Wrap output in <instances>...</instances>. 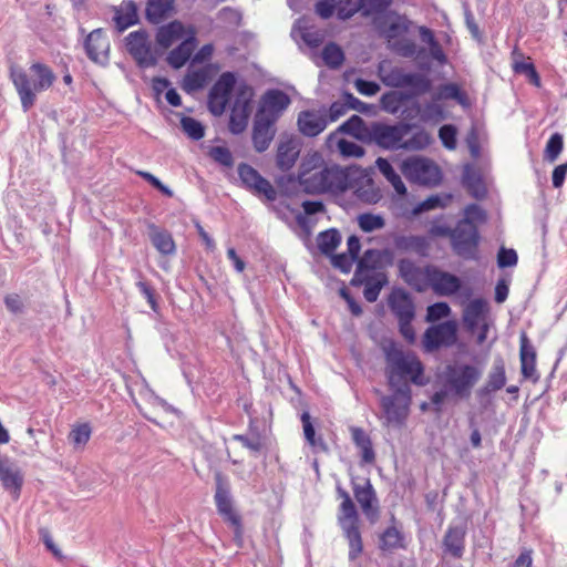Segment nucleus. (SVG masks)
<instances>
[{
	"label": "nucleus",
	"mask_w": 567,
	"mask_h": 567,
	"mask_svg": "<svg viewBox=\"0 0 567 567\" xmlns=\"http://www.w3.org/2000/svg\"><path fill=\"white\" fill-rule=\"evenodd\" d=\"M391 239L394 250L400 254L413 252L420 258H427L430 256L431 241L424 235L393 233Z\"/></svg>",
	"instance_id": "18"
},
{
	"label": "nucleus",
	"mask_w": 567,
	"mask_h": 567,
	"mask_svg": "<svg viewBox=\"0 0 567 567\" xmlns=\"http://www.w3.org/2000/svg\"><path fill=\"white\" fill-rule=\"evenodd\" d=\"M0 481L4 489L19 497L23 485V475L19 466L8 456L0 455Z\"/></svg>",
	"instance_id": "21"
},
{
	"label": "nucleus",
	"mask_w": 567,
	"mask_h": 567,
	"mask_svg": "<svg viewBox=\"0 0 567 567\" xmlns=\"http://www.w3.org/2000/svg\"><path fill=\"white\" fill-rule=\"evenodd\" d=\"M506 384V372L504 360L499 357L494 360L493 367L488 372L487 380L483 386L476 391L480 401L488 398L493 392L503 389Z\"/></svg>",
	"instance_id": "25"
},
{
	"label": "nucleus",
	"mask_w": 567,
	"mask_h": 567,
	"mask_svg": "<svg viewBox=\"0 0 567 567\" xmlns=\"http://www.w3.org/2000/svg\"><path fill=\"white\" fill-rule=\"evenodd\" d=\"M457 130L453 124H444L439 130V138L447 150H454L457 144Z\"/></svg>",
	"instance_id": "64"
},
{
	"label": "nucleus",
	"mask_w": 567,
	"mask_h": 567,
	"mask_svg": "<svg viewBox=\"0 0 567 567\" xmlns=\"http://www.w3.org/2000/svg\"><path fill=\"white\" fill-rule=\"evenodd\" d=\"M429 288L440 297H449L462 291L463 284L456 275L442 270L435 265H426Z\"/></svg>",
	"instance_id": "14"
},
{
	"label": "nucleus",
	"mask_w": 567,
	"mask_h": 567,
	"mask_svg": "<svg viewBox=\"0 0 567 567\" xmlns=\"http://www.w3.org/2000/svg\"><path fill=\"white\" fill-rule=\"evenodd\" d=\"M398 276L414 291L424 292L429 288L426 265L420 267L411 258H400L396 261Z\"/></svg>",
	"instance_id": "17"
},
{
	"label": "nucleus",
	"mask_w": 567,
	"mask_h": 567,
	"mask_svg": "<svg viewBox=\"0 0 567 567\" xmlns=\"http://www.w3.org/2000/svg\"><path fill=\"white\" fill-rule=\"evenodd\" d=\"M433 138L430 133H427L424 128H419L414 134L408 138L402 140V150L404 151H422L425 150L431 143Z\"/></svg>",
	"instance_id": "50"
},
{
	"label": "nucleus",
	"mask_w": 567,
	"mask_h": 567,
	"mask_svg": "<svg viewBox=\"0 0 567 567\" xmlns=\"http://www.w3.org/2000/svg\"><path fill=\"white\" fill-rule=\"evenodd\" d=\"M341 243V235L338 229L329 228L319 233L317 237L318 248L324 256H330Z\"/></svg>",
	"instance_id": "43"
},
{
	"label": "nucleus",
	"mask_w": 567,
	"mask_h": 567,
	"mask_svg": "<svg viewBox=\"0 0 567 567\" xmlns=\"http://www.w3.org/2000/svg\"><path fill=\"white\" fill-rule=\"evenodd\" d=\"M378 548L383 553H392L398 549H406L408 543L403 530L398 526L389 525L379 535Z\"/></svg>",
	"instance_id": "29"
},
{
	"label": "nucleus",
	"mask_w": 567,
	"mask_h": 567,
	"mask_svg": "<svg viewBox=\"0 0 567 567\" xmlns=\"http://www.w3.org/2000/svg\"><path fill=\"white\" fill-rule=\"evenodd\" d=\"M237 173L241 186L257 197H265L268 202L277 199V190L256 168L247 163H240Z\"/></svg>",
	"instance_id": "13"
},
{
	"label": "nucleus",
	"mask_w": 567,
	"mask_h": 567,
	"mask_svg": "<svg viewBox=\"0 0 567 567\" xmlns=\"http://www.w3.org/2000/svg\"><path fill=\"white\" fill-rule=\"evenodd\" d=\"M414 125L398 122L393 125L383 122H372L367 144H377L383 150H402V140L412 131Z\"/></svg>",
	"instance_id": "9"
},
{
	"label": "nucleus",
	"mask_w": 567,
	"mask_h": 567,
	"mask_svg": "<svg viewBox=\"0 0 567 567\" xmlns=\"http://www.w3.org/2000/svg\"><path fill=\"white\" fill-rule=\"evenodd\" d=\"M86 56L94 63L106 65L110 60V42L104 37L103 29L99 28L89 33L84 41Z\"/></svg>",
	"instance_id": "19"
},
{
	"label": "nucleus",
	"mask_w": 567,
	"mask_h": 567,
	"mask_svg": "<svg viewBox=\"0 0 567 567\" xmlns=\"http://www.w3.org/2000/svg\"><path fill=\"white\" fill-rule=\"evenodd\" d=\"M34 78L30 81L28 73L21 68L12 65L10 68V79L19 94L21 106L28 112L37 101V93L50 89L56 80L51 68L41 62H34L29 68Z\"/></svg>",
	"instance_id": "2"
},
{
	"label": "nucleus",
	"mask_w": 567,
	"mask_h": 567,
	"mask_svg": "<svg viewBox=\"0 0 567 567\" xmlns=\"http://www.w3.org/2000/svg\"><path fill=\"white\" fill-rule=\"evenodd\" d=\"M196 48V38L194 30H190V35L182 41L176 48H174L167 55V62L173 69H181L190 59Z\"/></svg>",
	"instance_id": "33"
},
{
	"label": "nucleus",
	"mask_w": 567,
	"mask_h": 567,
	"mask_svg": "<svg viewBox=\"0 0 567 567\" xmlns=\"http://www.w3.org/2000/svg\"><path fill=\"white\" fill-rule=\"evenodd\" d=\"M462 185L475 199H484L487 195L481 173L471 164H466L463 168Z\"/></svg>",
	"instance_id": "31"
},
{
	"label": "nucleus",
	"mask_w": 567,
	"mask_h": 567,
	"mask_svg": "<svg viewBox=\"0 0 567 567\" xmlns=\"http://www.w3.org/2000/svg\"><path fill=\"white\" fill-rule=\"evenodd\" d=\"M385 86L406 89L403 91L409 100L419 97L432 90V80L423 73L406 72L403 68L393 66L382 78Z\"/></svg>",
	"instance_id": "7"
},
{
	"label": "nucleus",
	"mask_w": 567,
	"mask_h": 567,
	"mask_svg": "<svg viewBox=\"0 0 567 567\" xmlns=\"http://www.w3.org/2000/svg\"><path fill=\"white\" fill-rule=\"evenodd\" d=\"M487 303L484 299L477 298L472 300L464 311V322L467 328L474 330L478 323V320L483 317L486 311Z\"/></svg>",
	"instance_id": "47"
},
{
	"label": "nucleus",
	"mask_w": 567,
	"mask_h": 567,
	"mask_svg": "<svg viewBox=\"0 0 567 567\" xmlns=\"http://www.w3.org/2000/svg\"><path fill=\"white\" fill-rule=\"evenodd\" d=\"M184 34V24L179 20H173L157 29L155 41L158 47L166 50L172 47L175 41L182 39Z\"/></svg>",
	"instance_id": "34"
},
{
	"label": "nucleus",
	"mask_w": 567,
	"mask_h": 567,
	"mask_svg": "<svg viewBox=\"0 0 567 567\" xmlns=\"http://www.w3.org/2000/svg\"><path fill=\"white\" fill-rule=\"evenodd\" d=\"M298 156V144L292 138L280 141L277 148L276 165L281 172H287L293 167Z\"/></svg>",
	"instance_id": "35"
},
{
	"label": "nucleus",
	"mask_w": 567,
	"mask_h": 567,
	"mask_svg": "<svg viewBox=\"0 0 567 567\" xmlns=\"http://www.w3.org/2000/svg\"><path fill=\"white\" fill-rule=\"evenodd\" d=\"M519 360L520 372L525 379H530L534 383L539 380L536 371V350L530 343L526 332H522L519 337Z\"/></svg>",
	"instance_id": "24"
},
{
	"label": "nucleus",
	"mask_w": 567,
	"mask_h": 567,
	"mask_svg": "<svg viewBox=\"0 0 567 567\" xmlns=\"http://www.w3.org/2000/svg\"><path fill=\"white\" fill-rule=\"evenodd\" d=\"M215 504L217 513L223 517L226 523L234 527V539L241 546L243 543V523L241 516L233 507V497L230 494V484L220 471L215 472Z\"/></svg>",
	"instance_id": "6"
},
{
	"label": "nucleus",
	"mask_w": 567,
	"mask_h": 567,
	"mask_svg": "<svg viewBox=\"0 0 567 567\" xmlns=\"http://www.w3.org/2000/svg\"><path fill=\"white\" fill-rule=\"evenodd\" d=\"M327 176L322 175L320 169H305L301 167L298 175V183L303 193L308 195L326 194L324 181Z\"/></svg>",
	"instance_id": "32"
},
{
	"label": "nucleus",
	"mask_w": 567,
	"mask_h": 567,
	"mask_svg": "<svg viewBox=\"0 0 567 567\" xmlns=\"http://www.w3.org/2000/svg\"><path fill=\"white\" fill-rule=\"evenodd\" d=\"M147 236L154 248L163 256L176 254V244L172 234L154 223H147Z\"/></svg>",
	"instance_id": "26"
},
{
	"label": "nucleus",
	"mask_w": 567,
	"mask_h": 567,
	"mask_svg": "<svg viewBox=\"0 0 567 567\" xmlns=\"http://www.w3.org/2000/svg\"><path fill=\"white\" fill-rule=\"evenodd\" d=\"M138 8L134 0H123L118 8H115L113 20L118 33L124 32L132 25L140 22Z\"/></svg>",
	"instance_id": "30"
},
{
	"label": "nucleus",
	"mask_w": 567,
	"mask_h": 567,
	"mask_svg": "<svg viewBox=\"0 0 567 567\" xmlns=\"http://www.w3.org/2000/svg\"><path fill=\"white\" fill-rule=\"evenodd\" d=\"M234 441L239 442L246 447L254 457H258L266 450V436H252L247 434H234Z\"/></svg>",
	"instance_id": "49"
},
{
	"label": "nucleus",
	"mask_w": 567,
	"mask_h": 567,
	"mask_svg": "<svg viewBox=\"0 0 567 567\" xmlns=\"http://www.w3.org/2000/svg\"><path fill=\"white\" fill-rule=\"evenodd\" d=\"M383 353L386 362V379L392 391L405 400H411V388L406 381L419 386L427 383L424 378V365L412 352L404 353L394 341L383 346Z\"/></svg>",
	"instance_id": "1"
},
{
	"label": "nucleus",
	"mask_w": 567,
	"mask_h": 567,
	"mask_svg": "<svg viewBox=\"0 0 567 567\" xmlns=\"http://www.w3.org/2000/svg\"><path fill=\"white\" fill-rule=\"evenodd\" d=\"M361 481L362 483L358 482L357 477L351 478L353 495L367 520L374 525L380 519L381 514L379 498L370 478L363 477Z\"/></svg>",
	"instance_id": "12"
},
{
	"label": "nucleus",
	"mask_w": 567,
	"mask_h": 567,
	"mask_svg": "<svg viewBox=\"0 0 567 567\" xmlns=\"http://www.w3.org/2000/svg\"><path fill=\"white\" fill-rule=\"evenodd\" d=\"M405 101H409V99L402 91L386 92L381 96L382 109L390 113H395Z\"/></svg>",
	"instance_id": "59"
},
{
	"label": "nucleus",
	"mask_w": 567,
	"mask_h": 567,
	"mask_svg": "<svg viewBox=\"0 0 567 567\" xmlns=\"http://www.w3.org/2000/svg\"><path fill=\"white\" fill-rule=\"evenodd\" d=\"M181 127L183 132L193 141H199L205 136V126L198 120L182 115Z\"/></svg>",
	"instance_id": "51"
},
{
	"label": "nucleus",
	"mask_w": 567,
	"mask_h": 567,
	"mask_svg": "<svg viewBox=\"0 0 567 567\" xmlns=\"http://www.w3.org/2000/svg\"><path fill=\"white\" fill-rule=\"evenodd\" d=\"M290 102L291 100L286 92L279 89H270L262 95L259 110L265 112L267 107L270 112L280 113L289 106Z\"/></svg>",
	"instance_id": "40"
},
{
	"label": "nucleus",
	"mask_w": 567,
	"mask_h": 567,
	"mask_svg": "<svg viewBox=\"0 0 567 567\" xmlns=\"http://www.w3.org/2000/svg\"><path fill=\"white\" fill-rule=\"evenodd\" d=\"M351 437L354 445L361 452V463L372 464L375 461V452L370 435L359 426L350 427Z\"/></svg>",
	"instance_id": "37"
},
{
	"label": "nucleus",
	"mask_w": 567,
	"mask_h": 567,
	"mask_svg": "<svg viewBox=\"0 0 567 567\" xmlns=\"http://www.w3.org/2000/svg\"><path fill=\"white\" fill-rule=\"evenodd\" d=\"M401 172L411 183L426 187H436L443 179L440 166L433 159L422 156L404 159Z\"/></svg>",
	"instance_id": "8"
},
{
	"label": "nucleus",
	"mask_w": 567,
	"mask_h": 567,
	"mask_svg": "<svg viewBox=\"0 0 567 567\" xmlns=\"http://www.w3.org/2000/svg\"><path fill=\"white\" fill-rule=\"evenodd\" d=\"M388 306L395 318H414L415 306L412 296L403 288H393L388 297Z\"/></svg>",
	"instance_id": "22"
},
{
	"label": "nucleus",
	"mask_w": 567,
	"mask_h": 567,
	"mask_svg": "<svg viewBox=\"0 0 567 567\" xmlns=\"http://www.w3.org/2000/svg\"><path fill=\"white\" fill-rule=\"evenodd\" d=\"M250 113L251 110H247L245 106L233 105L228 123L229 132L234 135L244 133L247 128Z\"/></svg>",
	"instance_id": "44"
},
{
	"label": "nucleus",
	"mask_w": 567,
	"mask_h": 567,
	"mask_svg": "<svg viewBox=\"0 0 567 567\" xmlns=\"http://www.w3.org/2000/svg\"><path fill=\"white\" fill-rule=\"evenodd\" d=\"M124 41L126 51L140 68L146 69L157 64V58L152 52L150 34L145 29L128 33Z\"/></svg>",
	"instance_id": "11"
},
{
	"label": "nucleus",
	"mask_w": 567,
	"mask_h": 567,
	"mask_svg": "<svg viewBox=\"0 0 567 567\" xmlns=\"http://www.w3.org/2000/svg\"><path fill=\"white\" fill-rule=\"evenodd\" d=\"M355 186L352 187L355 196L363 203L375 204L380 200L381 194L370 178H367L362 171L358 168L355 174Z\"/></svg>",
	"instance_id": "36"
},
{
	"label": "nucleus",
	"mask_w": 567,
	"mask_h": 567,
	"mask_svg": "<svg viewBox=\"0 0 567 567\" xmlns=\"http://www.w3.org/2000/svg\"><path fill=\"white\" fill-rule=\"evenodd\" d=\"M457 341V326L454 321L447 320L430 326L422 338L424 352L433 353L441 348H450Z\"/></svg>",
	"instance_id": "10"
},
{
	"label": "nucleus",
	"mask_w": 567,
	"mask_h": 567,
	"mask_svg": "<svg viewBox=\"0 0 567 567\" xmlns=\"http://www.w3.org/2000/svg\"><path fill=\"white\" fill-rule=\"evenodd\" d=\"M466 525H450L442 540L443 551L461 559L465 551Z\"/></svg>",
	"instance_id": "23"
},
{
	"label": "nucleus",
	"mask_w": 567,
	"mask_h": 567,
	"mask_svg": "<svg viewBox=\"0 0 567 567\" xmlns=\"http://www.w3.org/2000/svg\"><path fill=\"white\" fill-rule=\"evenodd\" d=\"M299 30L302 41L309 48L316 49L323 43L324 35L320 30L308 27H299Z\"/></svg>",
	"instance_id": "62"
},
{
	"label": "nucleus",
	"mask_w": 567,
	"mask_h": 567,
	"mask_svg": "<svg viewBox=\"0 0 567 567\" xmlns=\"http://www.w3.org/2000/svg\"><path fill=\"white\" fill-rule=\"evenodd\" d=\"M236 83V74L234 72L227 71L219 75L209 91L213 92V94L220 95L229 101Z\"/></svg>",
	"instance_id": "46"
},
{
	"label": "nucleus",
	"mask_w": 567,
	"mask_h": 567,
	"mask_svg": "<svg viewBox=\"0 0 567 567\" xmlns=\"http://www.w3.org/2000/svg\"><path fill=\"white\" fill-rule=\"evenodd\" d=\"M358 225L364 233H372L385 226V220L381 215L363 213L358 216Z\"/></svg>",
	"instance_id": "56"
},
{
	"label": "nucleus",
	"mask_w": 567,
	"mask_h": 567,
	"mask_svg": "<svg viewBox=\"0 0 567 567\" xmlns=\"http://www.w3.org/2000/svg\"><path fill=\"white\" fill-rule=\"evenodd\" d=\"M337 147L341 156L347 158H360L365 154V151L361 145L346 138H339L337 141Z\"/></svg>",
	"instance_id": "61"
},
{
	"label": "nucleus",
	"mask_w": 567,
	"mask_h": 567,
	"mask_svg": "<svg viewBox=\"0 0 567 567\" xmlns=\"http://www.w3.org/2000/svg\"><path fill=\"white\" fill-rule=\"evenodd\" d=\"M321 55L324 64L331 70L339 69L346 59L343 50L336 42L326 44Z\"/></svg>",
	"instance_id": "48"
},
{
	"label": "nucleus",
	"mask_w": 567,
	"mask_h": 567,
	"mask_svg": "<svg viewBox=\"0 0 567 567\" xmlns=\"http://www.w3.org/2000/svg\"><path fill=\"white\" fill-rule=\"evenodd\" d=\"M336 492L341 499L337 520L349 545V560L354 561L363 553L360 515L350 494L341 485H337Z\"/></svg>",
	"instance_id": "3"
},
{
	"label": "nucleus",
	"mask_w": 567,
	"mask_h": 567,
	"mask_svg": "<svg viewBox=\"0 0 567 567\" xmlns=\"http://www.w3.org/2000/svg\"><path fill=\"white\" fill-rule=\"evenodd\" d=\"M564 148V136L561 133H554L550 135L544 150V159L554 163Z\"/></svg>",
	"instance_id": "54"
},
{
	"label": "nucleus",
	"mask_w": 567,
	"mask_h": 567,
	"mask_svg": "<svg viewBox=\"0 0 567 567\" xmlns=\"http://www.w3.org/2000/svg\"><path fill=\"white\" fill-rule=\"evenodd\" d=\"M91 433L89 423L79 424L69 433V441L74 449L83 447L89 442Z\"/></svg>",
	"instance_id": "58"
},
{
	"label": "nucleus",
	"mask_w": 567,
	"mask_h": 567,
	"mask_svg": "<svg viewBox=\"0 0 567 567\" xmlns=\"http://www.w3.org/2000/svg\"><path fill=\"white\" fill-rule=\"evenodd\" d=\"M137 282L136 287L138 288L140 292L146 298L151 309L155 312L158 311V302L156 299V292L155 289L144 280V276L141 270H135Z\"/></svg>",
	"instance_id": "57"
},
{
	"label": "nucleus",
	"mask_w": 567,
	"mask_h": 567,
	"mask_svg": "<svg viewBox=\"0 0 567 567\" xmlns=\"http://www.w3.org/2000/svg\"><path fill=\"white\" fill-rule=\"evenodd\" d=\"M301 206L303 214H298L296 216V221L301 228H306L308 226V216L326 212V205L322 200H305Z\"/></svg>",
	"instance_id": "52"
},
{
	"label": "nucleus",
	"mask_w": 567,
	"mask_h": 567,
	"mask_svg": "<svg viewBox=\"0 0 567 567\" xmlns=\"http://www.w3.org/2000/svg\"><path fill=\"white\" fill-rule=\"evenodd\" d=\"M434 101L454 100L462 107L467 109L471 106L468 95L461 89L457 83H444L439 85L436 92L432 96Z\"/></svg>",
	"instance_id": "39"
},
{
	"label": "nucleus",
	"mask_w": 567,
	"mask_h": 567,
	"mask_svg": "<svg viewBox=\"0 0 567 567\" xmlns=\"http://www.w3.org/2000/svg\"><path fill=\"white\" fill-rule=\"evenodd\" d=\"M368 260L365 252L363 256L357 260V268L354 270L353 277L350 280V285L352 287H361L364 282H367L369 279H371L372 275H369L370 267L368 266Z\"/></svg>",
	"instance_id": "60"
},
{
	"label": "nucleus",
	"mask_w": 567,
	"mask_h": 567,
	"mask_svg": "<svg viewBox=\"0 0 567 567\" xmlns=\"http://www.w3.org/2000/svg\"><path fill=\"white\" fill-rule=\"evenodd\" d=\"M513 71L516 74H522L527 78L529 83L539 87L540 86V76L536 70L535 64L528 58V61H515L513 63Z\"/></svg>",
	"instance_id": "53"
},
{
	"label": "nucleus",
	"mask_w": 567,
	"mask_h": 567,
	"mask_svg": "<svg viewBox=\"0 0 567 567\" xmlns=\"http://www.w3.org/2000/svg\"><path fill=\"white\" fill-rule=\"evenodd\" d=\"M328 120L324 115L316 111H301L298 115V128L305 136L315 137L319 135L328 125Z\"/></svg>",
	"instance_id": "28"
},
{
	"label": "nucleus",
	"mask_w": 567,
	"mask_h": 567,
	"mask_svg": "<svg viewBox=\"0 0 567 567\" xmlns=\"http://www.w3.org/2000/svg\"><path fill=\"white\" fill-rule=\"evenodd\" d=\"M451 313V308L447 302L439 301L427 307L426 310V321L435 322L443 318L449 317Z\"/></svg>",
	"instance_id": "63"
},
{
	"label": "nucleus",
	"mask_w": 567,
	"mask_h": 567,
	"mask_svg": "<svg viewBox=\"0 0 567 567\" xmlns=\"http://www.w3.org/2000/svg\"><path fill=\"white\" fill-rule=\"evenodd\" d=\"M377 165H378L380 172L384 175V177L391 183L394 190L401 196L406 195L408 189H406L401 176L395 172V169L389 163V161L385 158L379 157L377 159Z\"/></svg>",
	"instance_id": "45"
},
{
	"label": "nucleus",
	"mask_w": 567,
	"mask_h": 567,
	"mask_svg": "<svg viewBox=\"0 0 567 567\" xmlns=\"http://www.w3.org/2000/svg\"><path fill=\"white\" fill-rule=\"evenodd\" d=\"M359 10L363 17L385 12L392 4V0H358Z\"/></svg>",
	"instance_id": "55"
},
{
	"label": "nucleus",
	"mask_w": 567,
	"mask_h": 567,
	"mask_svg": "<svg viewBox=\"0 0 567 567\" xmlns=\"http://www.w3.org/2000/svg\"><path fill=\"white\" fill-rule=\"evenodd\" d=\"M301 422L303 427V435L307 443L313 449L315 452H329V446L321 435H316V429L312 423L309 412L305 411L301 414Z\"/></svg>",
	"instance_id": "41"
},
{
	"label": "nucleus",
	"mask_w": 567,
	"mask_h": 567,
	"mask_svg": "<svg viewBox=\"0 0 567 567\" xmlns=\"http://www.w3.org/2000/svg\"><path fill=\"white\" fill-rule=\"evenodd\" d=\"M276 117L258 110L252 124L251 141L257 153L266 152L276 135Z\"/></svg>",
	"instance_id": "16"
},
{
	"label": "nucleus",
	"mask_w": 567,
	"mask_h": 567,
	"mask_svg": "<svg viewBox=\"0 0 567 567\" xmlns=\"http://www.w3.org/2000/svg\"><path fill=\"white\" fill-rule=\"evenodd\" d=\"M411 400L403 399L393 391L392 395H383L380 401L381 409L386 422L402 425L408 415V409Z\"/></svg>",
	"instance_id": "20"
},
{
	"label": "nucleus",
	"mask_w": 567,
	"mask_h": 567,
	"mask_svg": "<svg viewBox=\"0 0 567 567\" xmlns=\"http://www.w3.org/2000/svg\"><path fill=\"white\" fill-rule=\"evenodd\" d=\"M370 128L371 124L367 125L361 116L353 114L344 121L336 132L328 136V142H332L338 133H342L367 144L370 136Z\"/></svg>",
	"instance_id": "27"
},
{
	"label": "nucleus",
	"mask_w": 567,
	"mask_h": 567,
	"mask_svg": "<svg viewBox=\"0 0 567 567\" xmlns=\"http://www.w3.org/2000/svg\"><path fill=\"white\" fill-rule=\"evenodd\" d=\"M482 378V371L470 363H449L436 375V382L444 384L452 399L468 400L476 383Z\"/></svg>",
	"instance_id": "4"
},
{
	"label": "nucleus",
	"mask_w": 567,
	"mask_h": 567,
	"mask_svg": "<svg viewBox=\"0 0 567 567\" xmlns=\"http://www.w3.org/2000/svg\"><path fill=\"white\" fill-rule=\"evenodd\" d=\"M481 233L475 223L468 219H458L453 227L451 248L463 260L480 259Z\"/></svg>",
	"instance_id": "5"
},
{
	"label": "nucleus",
	"mask_w": 567,
	"mask_h": 567,
	"mask_svg": "<svg viewBox=\"0 0 567 567\" xmlns=\"http://www.w3.org/2000/svg\"><path fill=\"white\" fill-rule=\"evenodd\" d=\"M175 9V0H147L145 18L152 24H158Z\"/></svg>",
	"instance_id": "38"
},
{
	"label": "nucleus",
	"mask_w": 567,
	"mask_h": 567,
	"mask_svg": "<svg viewBox=\"0 0 567 567\" xmlns=\"http://www.w3.org/2000/svg\"><path fill=\"white\" fill-rule=\"evenodd\" d=\"M389 282L385 272L378 271L372 274L371 279L364 282L363 296L368 302H374L378 300L379 295L384 286Z\"/></svg>",
	"instance_id": "42"
},
{
	"label": "nucleus",
	"mask_w": 567,
	"mask_h": 567,
	"mask_svg": "<svg viewBox=\"0 0 567 567\" xmlns=\"http://www.w3.org/2000/svg\"><path fill=\"white\" fill-rule=\"evenodd\" d=\"M321 171L322 175L327 176L324 181L326 194H342L355 186L358 168L354 166L342 168L338 165H331L322 167Z\"/></svg>",
	"instance_id": "15"
}]
</instances>
